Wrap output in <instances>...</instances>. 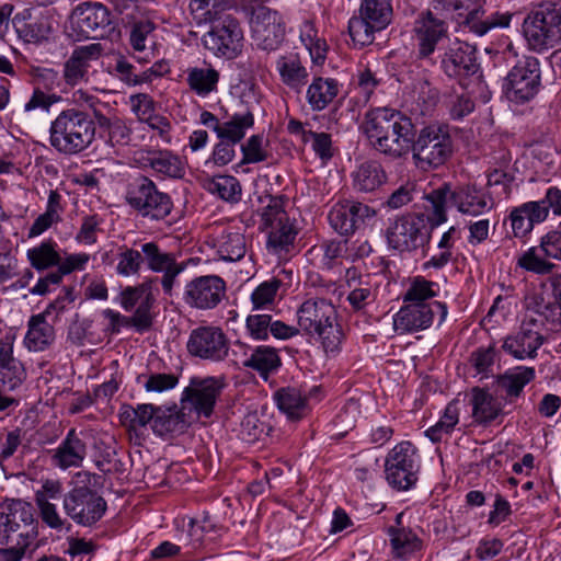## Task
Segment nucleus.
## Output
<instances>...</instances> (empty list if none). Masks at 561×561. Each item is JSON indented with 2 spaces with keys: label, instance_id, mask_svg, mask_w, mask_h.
Instances as JSON below:
<instances>
[{
  "label": "nucleus",
  "instance_id": "57",
  "mask_svg": "<svg viewBox=\"0 0 561 561\" xmlns=\"http://www.w3.org/2000/svg\"><path fill=\"white\" fill-rule=\"evenodd\" d=\"M280 280L272 278L260 284L251 295L254 309L263 308L274 301Z\"/></svg>",
  "mask_w": 561,
  "mask_h": 561
},
{
  "label": "nucleus",
  "instance_id": "59",
  "mask_svg": "<svg viewBox=\"0 0 561 561\" xmlns=\"http://www.w3.org/2000/svg\"><path fill=\"white\" fill-rule=\"evenodd\" d=\"M272 316L267 313L248 316V333L257 341H266L270 336Z\"/></svg>",
  "mask_w": 561,
  "mask_h": 561
},
{
  "label": "nucleus",
  "instance_id": "41",
  "mask_svg": "<svg viewBox=\"0 0 561 561\" xmlns=\"http://www.w3.org/2000/svg\"><path fill=\"white\" fill-rule=\"evenodd\" d=\"M459 422V401L451 400L445 408L438 422L425 431L426 437L433 443H439L449 436Z\"/></svg>",
  "mask_w": 561,
  "mask_h": 561
},
{
  "label": "nucleus",
  "instance_id": "25",
  "mask_svg": "<svg viewBox=\"0 0 561 561\" xmlns=\"http://www.w3.org/2000/svg\"><path fill=\"white\" fill-rule=\"evenodd\" d=\"M141 256L147 267L156 273H163L161 285L163 291L171 294L176 277L184 271L185 266L176 262L173 253L165 252L153 242L139 243Z\"/></svg>",
  "mask_w": 561,
  "mask_h": 561
},
{
  "label": "nucleus",
  "instance_id": "29",
  "mask_svg": "<svg viewBox=\"0 0 561 561\" xmlns=\"http://www.w3.org/2000/svg\"><path fill=\"white\" fill-rule=\"evenodd\" d=\"M135 160L163 178L182 179L185 175V162L170 150L140 151Z\"/></svg>",
  "mask_w": 561,
  "mask_h": 561
},
{
  "label": "nucleus",
  "instance_id": "43",
  "mask_svg": "<svg viewBox=\"0 0 561 561\" xmlns=\"http://www.w3.org/2000/svg\"><path fill=\"white\" fill-rule=\"evenodd\" d=\"M219 80V73L213 68H190L186 82L192 91L199 96H206L215 91Z\"/></svg>",
  "mask_w": 561,
  "mask_h": 561
},
{
  "label": "nucleus",
  "instance_id": "27",
  "mask_svg": "<svg viewBox=\"0 0 561 561\" xmlns=\"http://www.w3.org/2000/svg\"><path fill=\"white\" fill-rule=\"evenodd\" d=\"M547 336L528 325H520L519 330L503 339L502 350L518 360L535 359L538 350L546 343Z\"/></svg>",
  "mask_w": 561,
  "mask_h": 561
},
{
  "label": "nucleus",
  "instance_id": "3",
  "mask_svg": "<svg viewBox=\"0 0 561 561\" xmlns=\"http://www.w3.org/2000/svg\"><path fill=\"white\" fill-rule=\"evenodd\" d=\"M424 198L428 203L426 208L431 210L427 219L432 227L439 226L447 220V202L460 214L472 217L489 213L494 206L492 196L484 188L470 183L458 185L454 190L449 184H444L431 191Z\"/></svg>",
  "mask_w": 561,
  "mask_h": 561
},
{
  "label": "nucleus",
  "instance_id": "11",
  "mask_svg": "<svg viewBox=\"0 0 561 561\" xmlns=\"http://www.w3.org/2000/svg\"><path fill=\"white\" fill-rule=\"evenodd\" d=\"M420 456L410 442L397 444L385 461V474L388 483L398 491H407L415 485L419 479Z\"/></svg>",
  "mask_w": 561,
  "mask_h": 561
},
{
  "label": "nucleus",
  "instance_id": "10",
  "mask_svg": "<svg viewBox=\"0 0 561 561\" xmlns=\"http://www.w3.org/2000/svg\"><path fill=\"white\" fill-rule=\"evenodd\" d=\"M387 244L398 252H413L430 242L431 232L423 214H405L389 221Z\"/></svg>",
  "mask_w": 561,
  "mask_h": 561
},
{
  "label": "nucleus",
  "instance_id": "8",
  "mask_svg": "<svg viewBox=\"0 0 561 561\" xmlns=\"http://www.w3.org/2000/svg\"><path fill=\"white\" fill-rule=\"evenodd\" d=\"M125 201L137 215L154 221L168 217L173 208L171 196L160 191L157 184L145 175L137 176L128 183Z\"/></svg>",
  "mask_w": 561,
  "mask_h": 561
},
{
  "label": "nucleus",
  "instance_id": "48",
  "mask_svg": "<svg viewBox=\"0 0 561 561\" xmlns=\"http://www.w3.org/2000/svg\"><path fill=\"white\" fill-rule=\"evenodd\" d=\"M438 284L427 280L424 277H415L403 296L404 302L431 304L437 296Z\"/></svg>",
  "mask_w": 561,
  "mask_h": 561
},
{
  "label": "nucleus",
  "instance_id": "56",
  "mask_svg": "<svg viewBox=\"0 0 561 561\" xmlns=\"http://www.w3.org/2000/svg\"><path fill=\"white\" fill-rule=\"evenodd\" d=\"M245 116H234L232 119L216 125L214 131L221 140H229L237 145L244 136Z\"/></svg>",
  "mask_w": 561,
  "mask_h": 561
},
{
  "label": "nucleus",
  "instance_id": "40",
  "mask_svg": "<svg viewBox=\"0 0 561 561\" xmlns=\"http://www.w3.org/2000/svg\"><path fill=\"white\" fill-rule=\"evenodd\" d=\"M277 69L283 82L297 92L307 83L308 71L296 56L280 57Z\"/></svg>",
  "mask_w": 561,
  "mask_h": 561
},
{
  "label": "nucleus",
  "instance_id": "6",
  "mask_svg": "<svg viewBox=\"0 0 561 561\" xmlns=\"http://www.w3.org/2000/svg\"><path fill=\"white\" fill-rule=\"evenodd\" d=\"M523 34L529 48L543 53L561 42V4L542 2L523 22Z\"/></svg>",
  "mask_w": 561,
  "mask_h": 561
},
{
  "label": "nucleus",
  "instance_id": "26",
  "mask_svg": "<svg viewBox=\"0 0 561 561\" xmlns=\"http://www.w3.org/2000/svg\"><path fill=\"white\" fill-rule=\"evenodd\" d=\"M242 30L236 19L227 15L203 36L204 46L214 53L231 57L241 48Z\"/></svg>",
  "mask_w": 561,
  "mask_h": 561
},
{
  "label": "nucleus",
  "instance_id": "9",
  "mask_svg": "<svg viewBox=\"0 0 561 561\" xmlns=\"http://www.w3.org/2000/svg\"><path fill=\"white\" fill-rule=\"evenodd\" d=\"M36 535V523L32 504L7 499L0 504V543H27Z\"/></svg>",
  "mask_w": 561,
  "mask_h": 561
},
{
  "label": "nucleus",
  "instance_id": "44",
  "mask_svg": "<svg viewBox=\"0 0 561 561\" xmlns=\"http://www.w3.org/2000/svg\"><path fill=\"white\" fill-rule=\"evenodd\" d=\"M280 365V358L276 350L272 346H259L248 359V367L259 371L260 376L267 380L272 371Z\"/></svg>",
  "mask_w": 561,
  "mask_h": 561
},
{
  "label": "nucleus",
  "instance_id": "55",
  "mask_svg": "<svg viewBox=\"0 0 561 561\" xmlns=\"http://www.w3.org/2000/svg\"><path fill=\"white\" fill-rule=\"evenodd\" d=\"M50 32V22L45 16H39L19 30L20 36L27 43H41L48 38Z\"/></svg>",
  "mask_w": 561,
  "mask_h": 561
},
{
  "label": "nucleus",
  "instance_id": "61",
  "mask_svg": "<svg viewBox=\"0 0 561 561\" xmlns=\"http://www.w3.org/2000/svg\"><path fill=\"white\" fill-rule=\"evenodd\" d=\"M308 142L311 141V146L316 154L322 161H329L333 157L332 139L328 133H316L308 130Z\"/></svg>",
  "mask_w": 561,
  "mask_h": 561
},
{
  "label": "nucleus",
  "instance_id": "38",
  "mask_svg": "<svg viewBox=\"0 0 561 561\" xmlns=\"http://www.w3.org/2000/svg\"><path fill=\"white\" fill-rule=\"evenodd\" d=\"M387 180L386 172L378 161H365L353 172L354 187L364 193L376 191Z\"/></svg>",
  "mask_w": 561,
  "mask_h": 561
},
{
  "label": "nucleus",
  "instance_id": "39",
  "mask_svg": "<svg viewBox=\"0 0 561 561\" xmlns=\"http://www.w3.org/2000/svg\"><path fill=\"white\" fill-rule=\"evenodd\" d=\"M337 93L339 83L335 79L316 77L307 90V101L313 111H322Z\"/></svg>",
  "mask_w": 561,
  "mask_h": 561
},
{
  "label": "nucleus",
  "instance_id": "60",
  "mask_svg": "<svg viewBox=\"0 0 561 561\" xmlns=\"http://www.w3.org/2000/svg\"><path fill=\"white\" fill-rule=\"evenodd\" d=\"M496 358V348L494 345L479 347L472 352L470 362L479 374H488Z\"/></svg>",
  "mask_w": 561,
  "mask_h": 561
},
{
  "label": "nucleus",
  "instance_id": "23",
  "mask_svg": "<svg viewBox=\"0 0 561 561\" xmlns=\"http://www.w3.org/2000/svg\"><path fill=\"white\" fill-rule=\"evenodd\" d=\"M376 214V210L366 204L343 201L331 208L328 220L341 236H350L375 218Z\"/></svg>",
  "mask_w": 561,
  "mask_h": 561
},
{
  "label": "nucleus",
  "instance_id": "49",
  "mask_svg": "<svg viewBox=\"0 0 561 561\" xmlns=\"http://www.w3.org/2000/svg\"><path fill=\"white\" fill-rule=\"evenodd\" d=\"M548 282L552 289L553 301L546 304L538 313L547 322L561 327V273L552 274Z\"/></svg>",
  "mask_w": 561,
  "mask_h": 561
},
{
  "label": "nucleus",
  "instance_id": "2",
  "mask_svg": "<svg viewBox=\"0 0 561 561\" xmlns=\"http://www.w3.org/2000/svg\"><path fill=\"white\" fill-rule=\"evenodd\" d=\"M249 202L252 215L248 219V227L251 221L253 226L257 225L261 231L270 229L266 243L268 251L278 256L289 254L298 231L282 208L279 201L265 194L250 196Z\"/></svg>",
  "mask_w": 561,
  "mask_h": 561
},
{
  "label": "nucleus",
  "instance_id": "21",
  "mask_svg": "<svg viewBox=\"0 0 561 561\" xmlns=\"http://www.w3.org/2000/svg\"><path fill=\"white\" fill-rule=\"evenodd\" d=\"M76 95H78L77 102H83L91 110L95 125L107 130L112 144L124 145L129 141L130 129L115 115L114 108L107 102L81 90L77 91Z\"/></svg>",
  "mask_w": 561,
  "mask_h": 561
},
{
  "label": "nucleus",
  "instance_id": "20",
  "mask_svg": "<svg viewBox=\"0 0 561 561\" xmlns=\"http://www.w3.org/2000/svg\"><path fill=\"white\" fill-rule=\"evenodd\" d=\"M70 23L77 39H94L103 36L111 24L110 11L100 2H82L72 11Z\"/></svg>",
  "mask_w": 561,
  "mask_h": 561
},
{
  "label": "nucleus",
  "instance_id": "62",
  "mask_svg": "<svg viewBox=\"0 0 561 561\" xmlns=\"http://www.w3.org/2000/svg\"><path fill=\"white\" fill-rule=\"evenodd\" d=\"M144 378V388L147 392H163L173 389L179 381L173 374H151Z\"/></svg>",
  "mask_w": 561,
  "mask_h": 561
},
{
  "label": "nucleus",
  "instance_id": "19",
  "mask_svg": "<svg viewBox=\"0 0 561 561\" xmlns=\"http://www.w3.org/2000/svg\"><path fill=\"white\" fill-rule=\"evenodd\" d=\"M440 68L447 77L467 87L466 80L476 77L480 70L476 48L468 43L455 42L442 55Z\"/></svg>",
  "mask_w": 561,
  "mask_h": 561
},
{
  "label": "nucleus",
  "instance_id": "14",
  "mask_svg": "<svg viewBox=\"0 0 561 561\" xmlns=\"http://www.w3.org/2000/svg\"><path fill=\"white\" fill-rule=\"evenodd\" d=\"M65 513L78 525L92 526L106 512V501L89 486H76L64 496Z\"/></svg>",
  "mask_w": 561,
  "mask_h": 561
},
{
  "label": "nucleus",
  "instance_id": "12",
  "mask_svg": "<svg viewBox=\"0 0 561 561\" xmlns=\"http://www.w3.org/2000/svg\"><path fill=\"white\" fill-rule=\"evenodd\" d=\"M448 23L431 10L421 12L413 23L415 51L419 59L435 64L433 55L449 42Z\"/></svg>",
  "mask_w": 561,
  "mask_h": 561
},
{
  "label": "nucleus",
  "instance_id": "53",
  "mask_svg": "<svg viewBox=\"0 0 561 561\" xmlns=\"http://www.w3.org/2000/svg\"><path fill=\"white\" fill-rule=\"evenodd\" d=\"M142 264L144 260L139 245L137 249L122 247L118 253L116 273L122 276L135 275L139 273Z\"/></svg>",
  "mask_w": 561,
  "mask_h": 561
},
{
  "label": "nucleus",
  "instance_id": "58",
  "mask_svg": "<svg viewBox=\"0 0 561 561\" xmlns=\"http://www.w3.org/2000/svg\"><path fill=\"white\" fill-rule=\"evenodd\" d=\"M0 377L2 382L13 390L22 385L26 378V373L23 364L15 359L0 366Z\"/></svg>",
  "mask_w": 561,
  "mask_h": 561
},
{
  "label": "nucleus",
  "instance_id": "54",
  "mask_svg": "<svg viewBox=\"0 0 561 561\" xmlns=\"http://www.w3.org/2000/svg\"><path fill=\"white\" fill-rule=\"evenodd\" d=\"M484 14H479L476 21L471 22L469 31L478 36L485 35L491 28L506 27L510 25L512 14L508 12H494L483 19Z\"/></svg>",
  "mask_w": 561,
  "mask_h": 561
},
{
  "label": "nucleus",
  "instance_id": "18",
  "mask_svg": "<svg viewBox=\"0 0 561 561\" xmlns=\"http://www.w3.org/2000/svg\"><path fill=\"white\" fill-rule=\"evenodd\" d=\"M221 385L213 377L193 378L183 391L182 407L193 422L199 417H209L214 411Z\"/></svg>",
  "mask_w": 561,
  "mask_h": 561
},
{
  "label": "nucleus",
  "instance_id": "37",
  "mask_svg": "<svg viewBox=\"0 0 561 561\" xmlns=\"http://www.w3.org/2000/svg\"><path fill=\"white\" fill-rule=\"evenodd\" d=\"M55 329L48 323L45 313L34 314L28 319L24 345L31 352H41L53 344Z\"/></svg>",
  "mask_w": 561,
  "mask_h": 561
},
{
  "label": "nucleus",
  "instance_id": "5",
  "mask_svg": "<svg viewBox=\"0 0 561 561\" xmlns=\"http://www.w3.org/2000/svg\"><path fill=\"white\" fill-rule=\"evenodd\" d=\"M297 323L305 334L317 337L325 353L340 350L343 332L337 323L334 306L325 299L304 301L297 310Z\"/></svg>",
  "mask_w": 561,
  "mask_h": 561
},
{
  "label": "nucleus",
  "instance_id": "64",
  "mask_svg": "<svg viewBox=\"0 0 561 561\" xmlns=\"http://www.w3.org/2000/svg\"><path fill=\"white\" fill-rule=\"evenodd\" d=\"M220 252L224 260L232 262L241 260L245 255V237L239 233L230 234Z\"/></svg>",
  "mask_w": 561,
  "mask_h": 561
},
{
  "label": "nucleus",
  "instance_id": "31",
  "mask_svg": "<svg viewBox=\"0 0 561 561\" xmlns=\"http://www.w3.org/2000/svg\"><path fill=\"white\" fill-rule=\"evenodd\" d=\"M102 54L100 44H90L78 47L64 65L62 79L67 85L75 87L87 80L88 69L92 60H96Z\"/></svg>",
  "mask_w": 561,
  "mask_h": 561
},
{
  "label": "nucleus",
  "instance_id": "30",
  "mask_svg": "<svg viewBox=\"0 0 561 561\" xmlns=\"http://www.w3.org/2000/svg\"><path fill=\"white\" fill-rule=\"evenodd\" d=\"M157 407L150 403L138 404L136 408L131 405H123L119 411V421L126 427L130 439L135 445L141 446L146 439V426L150 424L152 427L156 419Z\"/></svg>",
  "mask_w": 561,
  "mask_h": 561
},
{
  "label": "nucleus",
  "instance_id": "52",
  "mask_svg": "<svg viewBox=\"0 0 561 561\" xmlns=\"http://www.w3.org/2000/svg\"><path fill=\"white\" fill-rule=\"evenodd\" d=\"M114 71L116 76L128 85L149 82L152 75H157L152 68L144 71H137L136 67L123 57H119L116 60Z\"/></svg>",
  "mask_w": 561,
  "mask_h": 561
},
{
  "label": "nucleus",
  "instance_id": "47",
  "mask_svg": "<svg viewBox=\"0 0 561 561\" xmlns=\"http://www.w3.org/2000/svg\"><path fill=\"white\" fill-rule=\"evenodd\" d=\"M388 533L394 556L398 558H403L421 547L420 539L410 529L390 527Z\"/></svg>",
  "mask_w": 561,
  "mask_h": 561
},
{
  "label": "nucleus",
  "instance_id": "28",
  "mask_svg": "<svg viewBox=\"0 0 561 561\" xmlns=\"http://www.w3.org/2000/svg\"><path fill=\"white\" fill-rule=\"evenodd\" d=\"M50 454L51 465L60 470L80 468L88 455V446L80 433L71 428Z\"/></svg>",
  "mask_w": 561,
  "mask_h": 561
},
{
  "label": "nucleus",
  "instance_id": "63",
  "mask_svg": "<svg viewBox=\"0 0 561 561\" xmlns=\"http://www.w3.org/2000/svg\"><path fill=\"white\" fill-rule=\"evenodd\" d=\"M102 218L98 215H87L82 218L81 227L76 239L84 244H93L96 242V233L101 230L100 225Z\"/></svg>",
  "mask_w": 561,
  "mask_h": 561
},
{
  "label": "nucleus",
  "instance_id": "13",
  "mask_svg": "<svg viewBox=\"0 0 561 561\" xmlns=\"http://www.w3.org/2000/svg\"><path fill=\"white\" fill-rule=\"evenodd\" d=\"M248 15L252 45L265 51L277 49L285 36L279 14L264 4H257L251 7Z\"/></svg>",
  "mask_w": 561,
  "mask_h": 561
},
{
  "label": "nucleus",
  "instance_id": "34",
  "mask_svg": "<svg viewBox=\"0 0 561 561\" xmlns=\"http://www.w3.org/2000/svg\"><path fill=\"white\" fill-rule=\"evenodd\" d=\"M472 419L481 426H489L503 415L502 403L489 390L474 387L471 390Z\"/></svg>",
  "mask_w": 561,
  "mask_h": 561
},
{
  "label": "nucleus",
  "instance_id": "7",
  "mask_svg": "<svg viewBox=\"0 0 561 561\" xmlns=\"http://www.w3.org/2000/svg\"><path fill=\"white\" fill-rule=\"evenodd\" d=\"M415 165L424 171L445 164L453 154V139L446 125L423 127L411 144Z\"/></svg>",
  "mask_w": 561,
  "mask_h": 561
},
{
  "label": "nucleus",
  "instance_id": "45",
  "mask_svg": "<svg viewBox=\"0 0 561 561\" xmlns=\"http://www.w3.org/2000/svg\"><path fill=\"white\" fill-rule=\"evenodd\" d=\"M447 10L457 12V22L460 26L470 27L471 22L484 14L480 0H443Z\"/></svg>",
  "mask_w": 561,
  "mask_h": 561
},
{
  "label": "nucleus",
  "instance_id": "42",
  "mask_svg": "<svg viewBox=\"0 0 561 561\" xmlns=\"http://www.w3.org/2000/svg\"><path fill=\"white\" fill-rule=\"evenodd\" d=\"M359 13L375 27L383 30L392 19L391 0H362Z\"/></svg>",
  "mask_w": 561,
  "mask_h": 561
},
{
  "label": "nucleus",
  "instance_id": "4",
  "mask_svg": "<svg viewBox=\"0 0 561 561\" xmlns=\"http://www.w3.org/2000/svg\"><path fill=\"white\" fill-rule=\"evenodd\" d=\"M95 119L85 111L71 107L61 111L50 123L49 142L64 154H77L95 139Z\"/></svg>",
  "mask_w": 561,
  "mask_h": 561
},
{
  "label": "nucleus",
  "instance_id": "1",
  "mask_svg": "<svg viewBox=\"0 0 561 561\" xmlns=\"http://www.w3.org/2000/svg\"><path fill=\"white\" fill-rule=\"evenodd\" d=\"M360 129L374 150L393 160L408 154L415 137L412 119L389 107L367 111Z\"/></svg>",
  "mask_w": 561,
  "mask_h": 561
},
{
  "label": "nucleus",
  "instance_id": "36",
  "mask_svg": "<svg viewBox=\"0 0 561 561\" xmlns=\"http://www.w3.org/2000/svg\"><path fill=\"white\" fill-rule=\"evenodd\" d=\"M535 377L534 367L516 366L497 375L495 383L501 391L505 392V398L512 402L522 394L525 386L531 382Z\"/></svg>",
  "mask_w": 561,
  "mask_h": 561
},
{
  "label": "nucleus",
  "instance_id": "51",
  "mask_svg": "<svg viewBox=\"0 0 561 561\" xmlns=\"http://www.w3.org/2000/svg\"><path fill=\"white\" fill-rule=\"evenodd\" d=\"M148 301H154L151 282H144L138 286H127L121 293V306L126 311H130L136 306L138 307Z\"/></svg>",
  "mask_w": 561,
  "mask_h": 561
},
{
  "label": "nucleus",
  "instance_id": "50",
  "mask_svg": "<svg viewBox=\"0 0 561 561\" xmlns=\"http://www.w3.org/2000/svg\"><path fill=\"white\" fill-rule=\"evenodd\" d=\"M382 31L375 27L370 21L366 20L362 14L353 16L348 21V34L355 46H366L374 42L375 32Z\"/></svg>",
  "mask_w": 561,
  "mask_h": 561
},
{
  "label": "nucleus",
  "instance_id": "32",
  "mask_svg": "<svg viewBox=\"0 0 561 561\" xmlns=\"http://www.w3.org/2000/svg\"><path fill=\"white\" fill-rule=\"evenodd\" d=\"M192 423L193 417L187 415L183 407L180 410L157 407L152 432L159 437L170 438L183 434Z\"/></svg>",
  "mask_w": 561,
  "mask_h": 561
},
{
  "label": "nucleus",
  "instance_id": "24",
  "mask_svg": "<svg viewBox=\"0 0 561 561\" xmlns=\"http://www.w3.org/2000/svg\"><path fill=\"white\" fill-rule=\"evenodd\" d=\"M191 355L213 362L221 360L228 354V340L220 328L199 327L194 329L187 341Z\"/></svg>",
  "mask_w": 561,
  "mask_h": 561
},
{
  "label": "nucleus",
  "instance_id": "46",
  "mask_svg": "<svg viewBox=\"0 0 561 561\" xmlns=\"http://www.w3.org/2000/svg\"><path fill=\"white\" fill-rule=\"evenodd\" d=\"M57 244L53 241H44L39 245L27 250V259L31 265L37 270H46L60 263V255L56 251Z\"/></svg>",
  "mask_w": 561,
  "mask_h": 561
},
{
  "label": "nucleus",
  "instance_id": "35",
  "mask_svg": "<svg viewBox=\"0 0 561 561\" xmlns=\"http://www.w3.org/2000/svg\"><path fill=\"white\" fill-rule=\"evenodd\" d=\"M546 219V208L533 201L513 208L510 213L512 231L516 238L526 237L534 229L535 225Z\"/></svg>",
  "mask_w": 561,
  "mask_h": 561
},
{
  "label": "nucleus",
  "instance_id": "22",
  "mask_svg": "<svg viewBox=\"0 0 561 561\" xmlns=\"http://www.w3.org/2000/svg\"><path fill=\"white\" fill-rule=\"evenodd\" d=\"M226 296V283L217 275L198 276L185 286L184 300L192 308L210 310Z\"/></svg>",
  "mask_w": 561,
  "mask_h": 561
},
{
  "label": "nucleus",
  "instance_id": "17",
  "mask_svg": "<svg viewBox=\"0 0 561 561\" xmlns=\"http://www.w3.org/2000/svg\"><path fill=\"white\" fill-rule=\"evenodd\" d=\"M448 309L444 302H405L393 317V328L400 333L422 331L433 324L435 314H438V325H440L445 321Z\"/></svg>",
  "mask_w": 561,
  "mask_h": 561
},
{
  "label": "nucleus",
  "instance_id": "16",
  "mask_svg": "<svg viewBox=\"0 0 561 561\" xmlns=\"http://www.w3.org/2000/svg\"><path fill=\"white\" fill-rule=\"evenodd\" d=\"M546 257L561 261V222L540 239L538 247H531L517 260V266L538 275L552 273L556 264Z\"/></svg>",
  "mask_w": 561,
  "mask_h": 561
},
{
  "label": "nucleus",
  "instance_id": "33",
  "mask_svg": "<svg viewBox=\"0 0 561 561\" xmlns=\"http://www.w3.org/2000/svg\"><path fill=\"white\" fill-rule=\"evenodd\" d=\"M318 388L314 387L309 394L302 393L300 389L295 387H284L278 389L274 399L277 408L291 421H299L308 415L310 411L309 397Z\"/></svg>",
  "mask_w": 561,
  "mask_h": 561
},
{
  "label": "nucleus",
  "instance_id": "15",
  "mask_svg": "<svg viewBox=\"0 0 561 561\" xmlns=\"http://www.w3.org/2000/svg\"><path fill=\"white\" fill-rule=\"evenodd\" d=\"M540 87V62L533 56L518 61L506 77V95L515 103L528 102L539 92Z\"/></svg>",
  "mask_w": 561,
  "mask_h": 561
}]
</instances>
